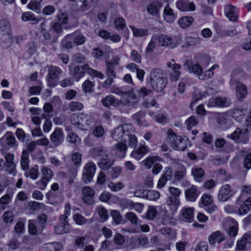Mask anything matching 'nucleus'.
<instances>
[{
    "label": "nucleus",
    "mask_w": 251,
    "mask_h": 251,
    "mask_svg": "<svg viewBox=\"0 0 251 251\" xmlns=\"http://www.w3.org/2000/svg\"><path fill=\"white\" fill-rule=\"evenodd\" d=\"M69 71L73 79L78 81L85 75V72L89 75L102 79L104 75L102 73L90 68L87 64L82 66H69Z\"/></svg>",
    "instance_id": "1"
},
{
    "label": "nucleus",
    "mask_w": 251,
    "mask_h": 251,
    "mask_svg": "<svg viewBox=\"0 0 251 251\" xmlns=\"http://www.w3.org/2000/svg\"><path fill=\"white\" fill-rule=\"evenodd\" d=\"M167 79L163 76L162 71L159 69H153L150 75V84L156 92H162L166 87Z\"/></svg>",
    "instance_id": "2"
},
{
    "label": "nucleus",
    "mask_w": 251,
    "mask_h": 251,
    "mask_svg": "<svg viewBox=\"0 0 251 251\" xmlns=\"http://www.w3.org/2000/svg\"><path fill=\"white\" fill-rule=\"evenodd\" d=\"M93 151V154L95 156L101 157L98 165L101 169L107 170L113 165V159L109 157L104 148L98 147L95 148Z\"/></svg>",
    "instance_id": "3"
},
{
    "label": "nucleus",
    "mask_w": 251,
    "mask_h": 251,
    "mask_svg": "<svg viewBox=\"0 0 251 251\" xmlns=\"http://www.w3.org/2000/svg\"><path fill=\"white\" fill-rule=\"evenodd\" d=\"M168 135L173 149L177 151H184L187 148V141L185 137L182 138L181 136L177 135L171 129L168 130Z\"/></svg>",
    "instance_id": "4"
},
{
    "label": "nucleus",
    "mask_w": 251,
    "mask_h": 251,
    "mask_svg": "<svg viewBox=\"0 0 251 251\" xmlns=\"http://www.w3.org/2000/svg\"><path fill=\"white\" fill-rule=\"evenodd\" d=\"M70 120L72 125L79 128L89 126L92 122L91 116L84 113H80L77 115H72Z\"/></svg>",
    "instance_id": "5"
},
{
    "label": "nucleus",
    "mask_w": 251,
    "mask_h": 251,
    "mask_svg": "<svg viewBox=\"0 0 251 251\" xmlns=\"http://www.w3.org/2000/svg\"><path fill=\"white\" fill-rule=\"evenodd\" d=\"M119 59L117 57L114 58L109 61H106V75L108 77L104 81L105 87L110 85L113 82V79L116 76L115 72V67L119 64Z\"/></svg>",
    "instance_id": "6"
},
{
    "label": "nucleus",
    "mask_w": 251,
    "mask_h": 251,
    "mask_svg": "<svg viewBox=\"0 0 251 251\" xmlns=\"http://www.w3.org/2000/svg\"><path fill=\"white\" fill-rule=\"evenodd\" d=\"M62 74V71L57 66H50L48 69L47 80L48 86L50 87H55Z\"/></svg>",
    "instance_id": "7"
},
{
    "label": "nucleus",
    "mask_w": 251,
    "mask_h": 251,
    "mask_svg": "<svg viewBox=\"0 0 251 251\" xmlns=\"http://www.w3.org/2000/svg\"><path fill=\"white\" fill-rule=\"evenodd\" d=\"M41 172L42 178L36 184L39 189L43 190L46 188L48 183L52 178L53 174L52 170L46 166H43Z\"/></svg>",
    "instance_id": "8"
},
{
    "label": "nucleus",
    "mask_w": 251,
    "mask_h": 251,
    "mask_svg": "<svg viewBox=\"0 0 251 251\" xmlns=\"http://www.w3.org/2000/svg\"><path fill=\"white\" fill-rule=\"evenodd\" d=\"M235 193V192L233 190L231 189L230 185H223L219 191L218 199L221 202L226 201L233 196Z\"/></svg>",
    "instance_id": "9"
},
{
    "label": "nucleus",
    "mask_w": 251,
    "mask_h": 251,
    "mask_svg": "<svg viewBox=\"0 0 251 251\" xmlns=\"http://www.w3.org/2000/svg\"><path fill=\"white\" fill-rule=\"evenodd\" d=\"M82 201L87 205H93L94 204V197L95 191L89 186H84L82 189Z\"/></svg>",
    "instance_id": "10"
},
{
    "label": "nucleus",
    "mask_w": 251,
    "mask_h": 251,
    "mask_svg": "<svg viewBox=\"0 0 251 251\" xmlns=\"http://www.w3.org/2000/svg\"><path fill=\"white\" fill-rule=\"evenodd\" d=\"M96 170V166L93 162H88L84 168V172L83 173V179L86 182H90L93 178Z\"/></svg>",
    "instance_id": "11"
},
{
    "label": "nucleus",
    "mask_w": 251,
    "mask_h": 251,
    "mask_svg": "<svg viewBox=\"0 0 251 251\" xmlns=\"http://www.w3.org/2000/svg\"><path fill=\"white\" fill-rule=\"evenodd\" d=\"M230 104V102L225 97L211 98L207 103L209 107H227Z\"/></svg>",
    "instance_id": "12"
},
{
    "label": "nucleus",
    "mask_w": 251,
    "mask_h": 251,
    "mask_svg": "<svg viewBox=\"0 0 251 251\" xmlns=\"http://www.w3.org/2000/svg\"><path fill=\"white\" fill-rule=\"evenodd\" d=\"M1 143L8 148H16L18 144L14 134L11 132H7L1 138Z\"/></svg>",
    "instance_id": "13"
},
{
    "label": "nucleus",
    "mask_w": 251,
    "mask_h": 251,
    "mask_svg": "<svg viewBox=\"0 0 251 251\" xmlns=\"http://www.w3.org/2000/svg\"><path fill=\"white\" fill-rule=\"evenodd\" d=\"M176 4L177 8L181 11H194L195 9L194 3L190 2L188 0H178Z\"/></svg>",
    "instance_id": "14"
},
{
    "label": "nucleus",
    "mask_w": 251,
    "mask_h": 251,
    "mask_svg": "<svg viewBox=\"0 0 251 251\" xmlns=\"http://www.w3.org/2000/svg\"><path fill=\"white\" fill-rule=\"evenodd\" d=\"M50 139L55 146H58L61 144L64 140V136L62 129L59 128H56L50 135Z\"/></svg>",
    "instance_id": "15"
},
{
    "label": "nucleus",
    "mask_w": 251,
    "mask_h": 251,
    "mask_svg": "<svg viewBox=\"0 0 251 251\" xmlns=\"http://www.w3.org/2000/svg\"><path fill=\"white\" fill-rule=\"evenodd\" d=\"M14 156L12 154H8L5 156V171L9 174L15 175L16 165L13 162Z\"/></svg>",
    "instance_id": "16"
},
{
    "label": "nucleus",
    "mask_w": 251,
    "mask_h": 251,
    "mask_svg": "<svg viewBox=\"0 0 251 251\" xmlns=\"http://www.w3.org/2000/svg\"><path fill=\"white\" fill-rule=\"evenodd\" d=\"M126 219L133 225V227L132 228L130 229H126V232L130 233L140 232L139 227L137 226L139 220L136 214L133 212H128L126 213Z\"/></svg>",
    "instance_id": "17"
},
{
    "label": "nucleus",
    "mask_w": 251,
    "mask_h": 251,
    "mask_svg": "<svg viewBox=\"0 0 251 251\" xmlns=\"http://www.w3.org/2000/svg\"><path fill=\"white\" fill-rule=\"evenodd\" d=\"M226 239V235L220 231L212 232L208 237L209 243L211 245H214L217 242L220 244Z\"/></svg>",
    "instance_id": "18"
},
{
    "label": "nucleus",
    "mask_w": 251,
    "mask_h": 251,
    "mask_svg": "<svg viewBox=\"0 0 251 251\" xmlns=\"http://www.w3.org/2000/svg\"><path fill=\"white\" fill-rule=\"evenodd\" d=\"M139 96L135 93L133 87H126V106H131L136 104L139 100Z\"/></svg>",
    "instance_id": "19"
},
{
    "label": "nucleus",
    "mask_w": 251,
    "mask_h": 251,
    "mask_svg": "<svg viewBox=\"0 0 251 251\" xmlns=\"http://www.w3.org/2000/svg\"><path fill=\"white\" fill-rule=\"evenodd\" d=\"M167 66L173 71L170 75L171 80L174 81L178 80L180 76L181 72L179 70L181 68V65L179 64L167 62Z\"/></svg>",
    "instance_id": "20"
},
{
    "label": "nucleus",
    "mask_w": 251,
    "mask_h": 251,
    "mask_svg": "<svg viewBox=\"0 0 251 251\" xmlns=\"http://www.w3.org/2000/svg\"><path fill=\"white\" fill-rule=\"evenodd\" d=\"M151 150L145 144H140L139 147L135 151H133L131 153V156L136 159L140 160L143 156L151 152Z\"/></svg>",
    "instance_id": "21"
},
{
    "label": "nucleus",
    "mask_w": 251,
    "mask_h": 251,
    "mask_svg": "<svg viewBox=\"0 0 251 251\" xmlns=\"http://www.w3.org/2000/svg\"><path fill=\"white\" fill-rule=\"evenodd\" d=\"M247 244H251V233L245 234L237 242L236 251H245Z\"/></svg>",
    "instance_id": "22"
},
{
    "label": "nucleus",
    "mask_w": 251,
    "mask_h": 251,
    "mask_svg": "<svg viewBox=\"0 0 251 251\" xmlns=\"http://www.w3.org/2000/svg\"><path fill=\"white\" fill-rule=\"evenodd\" d=\"M66 38H70L73 41V43L76 46L83 45L86 41V37L82 33L75 32L72 34H68Z\"/></svg>",
    "instance_id": "23"
},
{
    "label": "nucleus",
    "mask_w": 251,
    "mask_h": 251,
    "mask_svg": "<svg viewBox=\"0 0 251 251\" xmlns=\"http://www.w3.org/2000/svg\"><path fill=\"white\" fill-rule=\"evenodd\" d=\"M198 188L195 186H192L187 189L185 192L186 199L190 201H195L199 195Z\"/></svg>",
    "instance_id": "24"
},
{
    "label": "nucleus",
    "mask_w": 251,
    "mask_h": 251,
    "mask_svg": "<svg viewBox=\"0 0 251 251\" xmlns=\"http://www.w3.org/2000/svg\"><path fill=\"white\" fill-rule=\"evenodd\" d=\"M155 37L157 38L156 40L158 41V43L162 46L167 47L170 46L172 48L175 47V45L172 42V38L167 35H155Z\"/></svg>",
    "instance_id": "25"
},
{
    "label": "nucleus",
    "mask_w": 251,
    "mask_h": 251,
    "mask_svg": "<svg viewBox=\"0 0 251 251\" xmlns=\"http://www.w3.org/2000/svg\"><path fill=\"white\" fill-rule=\"evenodd\" d=\"M194 208L191 207H184L181 211V219L188 223L193 221Z\"/></svg>",
    "instance_id": "26"
},
{
    "label": "nucleus",
    "mask_w": 251,
    "mask_h": 251,
    "mask_svg": "<svg viewBox=\"0 0 251 251\" xmlns=\"http://www.w3.org/2000/svg\"><path fill=\"white\" fill-rule=\"evenodd\" d=\"M236 97L240 101H242L247 94L246 86L240 82L236 83Z\"/></svg>",
    "instance_id": "27"
},
{
    "label": "nucleus",
    "mask_w": 251,
    "mask_h": 251,
    "mask_svg": "<svg viewBox=\"0 0 251 251\" xmlns=\"http://www.w3.org/2000/svg\"><path fill=\"white\" fill-rule=\"evenodd\" d=\"M177 16L174 10L167 5L164 9V18L168 23H172L176 19Z\"/></svg>",
    "instance_id": "28"
},
{
    "label": "nucleus",
    "mask_w": 251,
    "mask_h": 251,
    "mask_svg": "<svg viewBox=\"0 0 251 251\" xmlns=\"http://www.w3.org/2000/svg\"><path fill=\"white\" fill-rule=\"evenodd\" d=\"M225 12L227 18L231 21H235L237 19L236 7L230 4H226L225 7Z\"/></svg>",
    "instance_id": "29"
},
{
    "label": "nucleus",
    "mask_w": 251,
    "mask_h": 251,
    "mask_svg": "<svg viewBox=\"0 0 251 251\" xmlns=\"http://www.w3.org/2000/svg\"><path fill=\"white\" fill-rule=\"evenodd\" d=\"M251 208V197H249L245 200L238 208V214L240 215L247 214Z\"/></svg>",
    "instance_id": "30"
},
{
    "label": "nucleus",
    "mask_w": 251,
    "mask_h": 251,
    "mask_svg": "<svg viewBox=\"0 0 251 251\" xmlns=\"http://www.w3.org/2000/svg\"><path fill=\"white\" fill-rule=\"evenodd\" d=\"M112 137L118 141H123V137L125 135L124 126L122 125L115 128L112 132Z\"/></svg>",
    "instance_id": "31"
},
{
    "label": "nucleus",
    "mask_w": 251,
    "mask_h": 251,
    "mask_svg": "<svg viewBox=\"0 0 251 251\" xmlns=\"http://www.w3.org/2000/svg\"><path fill=\"white\" fill-rule=\"evenodd\" d=\"M25 176L26 177H30L32 180H36L39 176L38 166L35 165L31 168L27 169L25 171Z\"/></svg>",
    "instance_id": "32"
},
{
    "label": "nucleus",
    "mask_w": 251,
    "mask_h": 251,
    "mask_svg": "<svg viewBox=\"0 0 251 251\" xmlns=\"http://www.w3.org/2000/svg\"><path fill=\"white\" fill-rule=\"evenodd\" d=\"M0 42L3 48H8L12 42V37L10 32L5 33L0 32Z\"/></svg>",
    "instance_id": "33"
},
{
    "label": "nucleus",
    "mask_w": 251,
    "mask_h": 251,
    "mask_svg": "<svg viewBox=\"0 0 251 251\" xmlns=\"http://www.w3.org/2000/svg\"><path fill=\"white\" fill-rule=\"evenodd\" d=\"M73 220L75 223L79 226L84 225L85 224H91L93 223L92 219H87L84 217L79 214H75L73 216Z\"/></svg>",
    "instance_id": "34"
},
{
    "label": "nucleus",
    "mask_w": 251,
    "mask_h": 251,
    "mask_svg": "<svg viewBox=\"0 0 251 251\" xmlns=\"http://www.w3.org/2000/svg\"><path fill=\"white\" fill-rule=\"evenodd\" d=\"M133 32V35L136 37H144L149 35V30L147 28H136L134 26H129Z\"/></svg>",
    "instance_id": "35"
},
{
    "label": "nucleus",
    "mask_w": 251,
    "mask_h": 251,
    "mask_svg": "<svg viewBox=\"0 0 251 251\" xmlns=\"http://www.w3.org/2000/svg\"><path fill=\"white\" fill-rule=\"evenodd\" d=\"M21 166L24 171L29 168V152L27 150L23 151L21 157Z\"/></svg>",
    "instance_id": "36"
},
{
    "label": "nucleus",
    "mask_w": 251,
    "mask_h": 251,
    "mask_svg": "<svg viewBox=\"0 0 251 251\" xmlns=\"http://www.w3.org/2000/svg\"><path fill=\"white\" fill-rule=\"evenodd\" d=\"M244 135L245 133L243 132L239 128H237L232 133L228 135L227 137L235 141L239 140L238 142H243L246 143L248 139L246 140L245 141H243L241 139L242 137L244 136Z\"/></svg>",
    "instance_id": "37"
},
{
    "label": "nucleus",
    "mask_w": 251,
    "mask_h": 251,
    "mask_svg": "<svg viewBox=\"0 0 251 251\" xmlns=\"http://www.w3.org/2000/svg\"><path fill=\"white\" fill-rule=\"evenodd\" d=\"M101 102L103 106L108 107L111 105L116 106L119 103V100H116L112 95H109L103 99Z\"/></svg>",
    "instance_id": "38"
},
{
    "label": "nucleus",
    "mask_w": 251,
    "mask_h": 251,
    "mask_svg": "<svg viewBox=\"0 0 251 251\" xmlns=\"http://www.w3.org/2000/svg\"><path fill=\"white\" fill-rule=\"evenodd\" d=\"M144 207L143 204L139 202H134L129 200H126V208L129 210L134 209L136 211L141 213Z\"/></svg>",
    "instance_id": "39"
},
{
    "label": "nucleus",
    "mask_w": 251,
    "mask_h": 251,
    "mask_svg": "<svg viewBox=\"0 0 251 251\" xmlns=\"http://www.w3.org/2000/svg\"><path fill=\"white\" fill-rule=\"evenodd\" d=\"M42 36L44 39V44L46 46H51L56 41V38H50L49 32L46 29H42L41 31Z\"/></svg>",
    "instance_id": "40"
},
{
    "label": "nucleus",
    "mask_w": 251,
    "mask_h": 251,
    "mask_svg": "<svg viewBox=\"0 0 251 251\" xmlns=\"http://www.w3.org/2000/svg\"><path fill=\"white\" fill-rule=\"evenodd\" d=\"M48 217L45 214L39 215L36 220V225L39 226V230L42 231L47 223Z\"/></svg>",
    "instance_id": "41"
},
{
    "label": "nucleus",
    "mask_w": 251,
    "mask_h": 251,
    "mask_svg": "<svg viewBox=\"0 0 251 251\" xmlns=\"http://www.w3.org/2000/svg\"><path fill=\"white\" fill-rule=\"evenodd\" d=\"M161 7L159 2H154L147 6L148 12L152 15H157Z\"/></svg>",
    "instance_id": "42"
},
{
    "label": "nucleus",
    "mask_w": 251,
    "mask_h": 251,
    "mask_svg": "<svg viewBox=\"0 0 251 251\" xmlns=\"http://www.w3.org/2000/svg\"><path fill=\"white\" fill-rule=\"evenodd\" d=\"M194 22V19L191 17H183L178 20L179 25L183 28L189 27Z\"/></svg>",
    "instance_id": "43"
},
{
    "label": "nucleus",
    "mask_w": 251,
    "mask_h": 251,
    "mask_svg": "<svg viewBox=\"0 0 251 251\" xmlns=\"http://www.w3.org/2000/svg\"><path fill=\"white\" fill-rule=\"evenodd\" d=\"M36 223L34 220H31L28 221V230L30 234L35 235L38 233H41L42 231L39 230V226H36Z\"/></svg>",
    "instance_id": "44"
},
{
    "label": "nucleus",
    "mask_w": 251,
    "mask_h": 251,
    "mask_svg": "<svg viewBox=\"0 0 251 251\" xmlns=\"http://www.w3.org/2000/svg\"><path fill=\"white\" fill-rule=\"evenodd\" d=\"M192 173L195 179L198 182H201V178L203 176L204 172L201 168H195L192 169Z\"/></svg>",
    "instance_id": "45"
},
{
    "label": "nucleus",
    "mask_w": 251,
    "mask_h": 251,
    "mask_svg": "<svg viewBox=\"0 0 251 251\" xmlns=\"http://www.w3.org/2000/svg\"><path fill=\"white\" fill-rule=\"evenodd\" d=\"M96 212L99 215L100 221L101 222H104L108 219V211L104 207L102 206L97 207Z\"/></svg>",
    "instance_id": "46"
},
{
    "label": "nucleus",
    "mask_w": 251,
    "mask_h": 251,
    "mask_svg": "<svg viewBox=\"0 0 251 251\" xmlns=\"http://www.w3.org/2000/svg\"><path fill=\"white\" fill-rule=\"evenodd\" d=\"M145 194V198L151 201H155L160 197L159 193L154 190H147Z\"/></svg>",
    "instance_id": "47"
},
{
    "label": "nucleus",
    "mask_w": 251,
    "mask_h": 251,
    "mask_svg": "<svg viewBox=\"0 0 251 251\" xmlns=\"http://www.w3.org/2000/svg\"><path fill=\"white\" fill-rule=\"evenodd\" d=\"M116 149L117 155L120 158L124 157L126 154V144L124 141L118 143L116 145Z\"/></svg>",
    "instance_id": "48"
},
{
    "label": "nucleus",
    "mask_w": 251,
    "mask_h": 251,
    "mask_svg": "<svg viewBox=\"0 0 251 251\" xmlns=\"http://www.w3.org/2000/svg\"><path fill=\"white\" fill-rule=\"evenodd\" d=\"M22 19L25 22L29 21H32L33 24H37L38 22L34 14L30 12H27L23 13L22 16Z\"/></svg>",
    "instance_id": "49"
},
{
    "label": "nucleus",
    "mask_w": 251,
    "mask_h": 251,
    "mask_svg": "<svg viewBox=\"0 0 251 251\" xmlns=\"http://www.w3.org/2000/svg\"><path fill=\"white\" fill-rule=\"evenodd\" d=\"M208 95L207 91L195 92L194 96V101L190 103V107L192 108L193 104H195L198 100H201Z\"/></svg>",
    "instance_id": "50"
},
{
    "label": "nucleus",
    "mask_w": 251,
    "mask_h": 251,
    "mask_svg": "<svg viewBox=\"0 0 251 251\" xmlns=\"http://www.w3.org/2000/svg\"><path fill=\"white\" fill-rule=\"evenodd\" d=\"M42 0H31L28 5V8L38 13L40 10V3Z\"/></svg>",
    "instance_id": "51"
},
{
    "label": "nucleus",
    "mask_w": 251,
    "mask_h": 251,
    "mask_svg": "<svg viewBox=\"0 0 251 251\" xmlns=\"http://www.w3.org/2000/svg\"><path fill=\"white\" fill-rule=\"evenodd\" d=\"M167 203L168 205L172 206V208L176 209L179 206V198L170 196L167 200Z\"/></svg>",
    "instance_id": "52"
},
{
    "label": "nucleus",
    "mask_w": 251,
    "mask_h": 251,
    "mask_svg": "<svg viewBox=\"0 0 251 251\" xmlns=\"http://www.w3.org/2000/svg\"><path fill=\"white\" fill-rule=\"evenodd\" d=\"M10 32V25L6 19H3L0 22V32L5 33Z\"/></svg>",
    "instance_id": "53"
},
{
    "label": "nucleus",
    "mask_w": 251,
    "mask_h": 251,
    "mask_svg": "<svg viewBox=\"0 0 251 251\" xmlns=\"http://www.w3.org/2000/svg\"><path fill=\"white\" fill-rule=\"evenodd\" d=\"M186 174V169L184 167H181L179 170L174 173V178L176 180L182 179Z\"/></svg>",
    "instance_id": "54"
},
{
    "label": "nucleus",
    "mask_w": 251,
    "mask_h": 251,
    "mask_svg": "<svg viewBox=\"0 0 251 251\" xmlns=\"http://www.w3.org/2000/svg\"><path fill=\"white\" fill-rule=\"evenodd\" d=\"M85 241L86 237L85 236L77 237L75 241V245L77 248L80 250L83 249L85 246L87 244Z\"/></svg>",
    "instance_id": "55"
},
{
    "label": "nucleus",
    "mask_w": 251,
    "mask_h": 251,
    "mask_svg": "<svg viewBox=\"0 0 251 251\" xmlns=\"http://www.w3.org/2000/svg\"><path fill=\"white\" fill-rule=\"evenodd\" d=\"M146 115V112L143 111H140L135 114L133 115L132 117L133 120L135 121L136 123L140 126L142 125L141 120L143 119Z\"/></svg>",
    "instance_id": "56"
},
{
    "label": "nucleus",
    "mask_w": 251,
    "mask_h": 251,
    "mask_svg": "<svg viewBox=\"0 0 251 251\" xmlns=\"http://www.w3.org/2000/svg\"><path fill=\"white\" fill-rule=\"evenodd\" d=\"M202 39L200 37L188 36L186 38V43L188 46H196L201 43Z\"/></svg>",
    "instance_id": "57"
},
{
    "label": "nucleus",
    "mask_w": 251,
    "mask_h": 251,
    "mask_svg": "<svg viewBox=\"0 0 251 251\" xmlns=\"http://www.w3.org/2000/svg\"><path fill=\"white\" fill-rule=\"evenodd\" d=\"M71 229V228L68 227V226H65L62 225H58L54 227V232L57 234L68 233L70 231Z\"/></svg>",
    "instance_id": "58"
},
{
    "label": "nucleus",
    "mask_w": 251,
    "mask_h": 251,
    "mask_svg": "<svg viewBox=\"0 0 251 251\" xmlns=\"http://www.w3.org/2000/svg\"><path fill=\"white\" fill-rule=\"evenodd\" d=\"M84 107L83 104L78 101H72L69 104V109L72 112L80 111Z\"/></svg>",
    "instance_id": "59"
},
{
    "label": "nucleus",
    "mask_w": 251,
    "mask_h": 251,
    "mask_svg": "<svg viewBox=\"0 0 251 251\" xmlns=\"http://www.w3.org/2000/svg\"><path fill=\"white\" fill-rule=\"evenodd\" d=\"M157 39V38H156V37H155V35L151 37V40L150 43H149L148 47L146 48V53H151L153 51L155 47L156 42V41H157L156 40Z\"/></svg>",
    "instance_id": "60"
},
{
    "label": "nucleus",
    "mask_w": 251,
    "mask_h": 251,
    "mask_svg": "<svg viewBox=\"0 0 251 251\" xmlns=\"http://www.w3.org/2000/svg\"><path fill=\"white\" fill-rule=\"evenodd\" d=\"M157 214V211L154 206H149L148 210L146 213L147 218L149 220H153Z\"/></svg>",
    "instance_id": "61"
},
{
    "label": "nucleus",
    "mask_w": 251,
    "mask_h": 251,
    "mask_svg": "<svg viewBox=\"0 0 251 251\" xmlns=\"http://www.w3.org/2000/svg\"><path fill=\"white\" fill-rule=\"evenodd\" d=\"M125 186L124 183L119 182L117 183H114L112 182H110L108 184V187L112 191L117 192L122 188H123Z\"/></svg>",
    "instance_id": "62"
},
{
    "label": "nucleus",
    "mask_w": 251,
    "mask_h": 251,
    "mask_svg": "<svg viewBox=\"0 0 251 251\" xmlns=\"http://www.w3.org/2000/svg\"><path fill=\"white\" fill-rule=\"evenodd\" d=\"M47 245L50 251H60L62 249L61 244L58 242L49 243Z\"/></svg>",
    "instance_id": "63"
},
{
    "label": "nucleus",
    "mask_w": 251,
    "mask_h": 251,
    "mask_svg": "<svg viewBox=\"0 0 251 251\" xmlns=\"http://www.w3.org/2000/svg\"><path fill=\"white\" fill-rule=\"evenodd\" d=\"M94 86V84L89 80H85L82 84L83 91L86 93H91L93 91L92 88Z\"/></svg>",
    "instance_id": "64"
}]
</instances>
